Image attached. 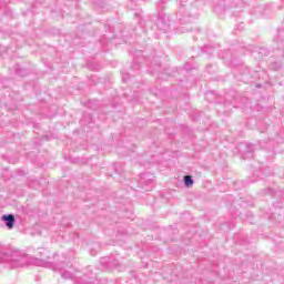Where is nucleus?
<instances>
[{"label": "nucleus", "mask_w": 284, "mask_h": 284, "mask_svg": "<svg viewBox=\"0 0 284 284\" xmlns=\"http://www.w3.org/2000/svg\"><path fill=\"white\" fill-rule=\"evenodd\" d=\"M41 257H32L23 251L12 250L10 246L2 247L1 263H6L4 267H11L17 270L19 267H26L28 265H37L38 267H48L53 272H59L60 276L65 281H74L77 284H103L101 280L97 277V274L92 272L90 267L81 271H77L74 266L65 257H60L53 254L50 257V251L41 248Z\"/></svg>", "instance_id": "1"}, {"label": "nucleus", "mask_w": 284, "mask_h": 284, "mask_svg": "<svg viewBox=\"0 0 284 284\" xmlns=\"http://www.w3.org/2000/svg\"><path fill=\"white\" fill-rule=\"evenodd\" d=\"M180 6L178 10V19L180 23H192L195 19H199V4L200 1L192 3L187 9L183 3H187V0H179Z\"/></svg>", "instance_id": "2"}, {"label": "nucleus", "mask_w": 284, "mask_h": 284, "mask_svg": "<svg viewBox=\"0 0 284 284\" xmlns=\"http://www.w3.org/2000/svg\"><path fill=\"white\" fill-rule=\"evenodd\" d=\"M274 41L277 43L278 60L271 62L268 68L274 72H278V70H281L284 65V29H280L277 31V36Z\"/></svg>", "instance_id": "3"}, {"label": "nucleus", "mask_w": 284, "mask_h": 284, "mask_svg": "<svg viewBox=\"0 0 284 284\" xmlns=\"http://www.w3.org/2000/svg\"><path fill=\"white\" fill-rule=\"evenodd\" d=\"M239 6H243V0H214V12H225Z\"/></svg>", "instance_id": "4"}, {"label": "nucleus", "mask_w": 284, "mask_h": 284, "mask_svg": "<svg viewBox=\"0 0 284 284\" xmlns=\"http://www.w3.org/2000/svg\"><path fill=\"white\" fill-rule=\"evenodd\" d=\"M155 26L161 32H168L170 30V17L164 12L159 13Z\"/></svg>", "instance_id": "5"}, {"label": "nucleus", "mask_w": 284, "mask_h": 284, "mask_svg": "<svg viewBox=\"0 0 284 284\" xmlns=\"http://www.w3.org/2000/svg\"><path fill=\"white\" fill-rule=\"evenodd\" d=\"M242 150V159L244 161H247V159H253L254 158V150H256V146L254 144H242L241 146Z\"/></svg>", "instance_id": "6"}, {"label": "nucleus", "mask_w": 284, "mask_h": 284, "mask_svg": "<svg viewBox=\"0 0 284 284\" xmlns=\"http://www.w3.org/2000/svg\"><path fill=\"white\" fill-rule=\"evenodd\" d=\"M100 263L106 270H112V268L120 270L121 268V264L119 263V260L114 256L112 258L103 257V258H101ZM105 263H109V265H111L112 267L105 266Z\"/></svg>", "instance_id": "7"}, {"label": "nucleus", "mask_w": 284, "mask_h": 284, "mask_svg": "<svg viewBox=\"0 0 284 284\" xmlns=\"http://www.w3.org/2000/svg\"><path fill=\"white\" fill-rule=\"evenodd\" d=\"M261 194L262 196H276L278 199H284V190L267 187L262 190Z\"/></svg>", "instance_id": "8"}, {"label": "nucleus", "mask_w": 284, "mask_h": 284, "mask_svg": "<svg viewBox=\"0 0 284 284\" xmlns=\"http://www.w3.org/2000/svg\"><path fill=\"white\" fill-rule=\"evenodd\" d=\"M254 59H263L264 57H270V50L265 47H257L251 52Z\"/></svg>", "instance_id": "9"}, {"label": "nucleus", "mask_w": 284, "mask_h": 284, "mask_svg": "<svg viewBox=\"0 0 284 284\" xmlns=\"http://www.w3.org/2000/svg\"><path fill=\"white\" fill-rule=\"evenodd\" d=\"M1 221L4 222L7 229L14 230V223H17V217H14V214H4L1 216Z\"/></svg>", "instance_id": "10"}, {"label": "nucleus", "mask_w": 284, "mask_h": 284, "mask_svg": "<svg viewBox=\"0 0 284 284\" xmlns=\"http://www.w3.org/2000/svg\"><path fill=\"white\" fill-rule=\"evenodd\" d=\"M263 12H265V6H258L253 9V14H255V17H261Z\"/></svg>", "instance_id": "11"}, {"label": "nucleus", "mask_w": 284, "mask_h": 284, "mask_svg": "<svg viewBox=\"0 0 284 284\" xmlns=\"http://www.w3.org/2000/svg\"><path fill=\"white\" fill-rule=\"evenodd\" d=\"M184 185H185V187H192V185H194V179H192V176H190V175H185L184 176Z\"/></svg>", "instance_id": "12"}, {"label": "nucleus", "mask_w": 284, "mask_h": 284, "mask_svg": "<svg viewBox=\"0 0 284 284\" xmlns=\"http://www.w3.org/2000/svg\"><path fill=\"white\" fill-rule=\"evenodd\" d=\"M16 74H18V77H26V74H28V71L26 69H17Z\"/></svg>", "instance_id": "13"}, {"label": "nucleus", "mask_w": 284, "mask_h": 284, "mask_svg": "<svg viewBox=\"0 0 284 284\" xmlns=\"http://www.w3.org/2000/svg\"><path fill=\"white\" fill-rule=\"evenodd\" d=\"M165 0H160L159 2H158V8H159V10H165Z\"/></svg>", "instance_id": "14"}, {"label": "nucleus", "mask_w": 284, "mask_h": 284, "mask_svg": "<svg viewBox=\"0 0 284 284\" xmlns=\"http://www.w3.org/2000/svg\"><path fill=\"white\" fill-rule=\"evenodd\" d=\"M132 69H133V70H141V64H139L138 62H134V63L132 64Z\"/></svg>", "instance_id": "15"}, {"label": "nucleus", "mask_w": 284, "mask_h": 284, "mask_svg": "<svg viewBox=\"0 0 284 284\" xmlns=\"http://www.w3.org/2000/svg\"><path fill=\"white\" fill-rule=\"evenodd\" d=\"M128 79H130V77H128V73L122 72V81L125 83Z\"/></svg>", "instance_id": "16"}, {"label": "nucleus", "mask_w": 284, "mask_h": 284, "mask_svg": "<svg viewBox=\"0 0 284 284\" xmlns=\"http://www.w3.org/2000/svg\"><path fill=\"white\" fill-rule=\"evenodd\" d=\"M159 68L161 67V62L158 63Z\"/></svg>", "instance_id": "17"}]
</instances>
